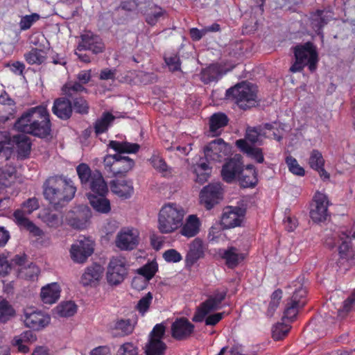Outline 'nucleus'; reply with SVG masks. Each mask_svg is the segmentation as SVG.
I'll list each match as a JSON object with an SVG mask.
<instances>
[{
  "mask_svg": "<svg viewBox=\"0 0 355 355\" xmlns=\"http://www.w3.org/2000/svg\"><path fill=\"white\" fill-rule=\"evenodd\" d=\"M16 130L46 138L50 135L51 121L46 106L42 105L29 108L15 121Z\"/></svg>",
  "mask_w": 355,
  "mask_h": 355,
  "instance_id": "1",
  "label": "nucleus"
},
{
  "mask_svg": "<svg viewBox=\"0 0 355 355\" xmlns=\"http://www.w3.org/2000/svg\"><path fill=\"white\" fill-rule=\"evenodd\" d=\"M109 147L118 153L106 155L103 164L105 169L113 175H123L130 171L135 166V162L129 157L121 153H135L139 150V145L127 141H111Z\"/></svg>",
  "mask_w": 355,
  "mask_h": 355,
  "instance_id": "2",
  "label": "nucleus"
},
{
  "mask_svg": "<svg viewBox=\"0 0 355 355\" xmlns=\"http://www.w3.org/2000/svg\"><path fill=\"white\" fill-rule=\"evenodd\" d=\"M76 191L73 182L62 176L50 177L43 184L44 198L55 207L62 206L70 201Z\"/></svg>",
  "mask_w": 355,
  "mask_h": 355,
  "instance_id": "3",
  "label": "nucleus"
},
{
  "mask_svg": "<svg viewBox=\"0 0 355 355\" xmlns=\"http://www.w3.org/2000/svg\"><path fill=\"white\" fill-rule=\"evenodd\" d=\"M186 211L180 205L168 202L160 209L157 218V229L160 233L168 234L177 231L182 225Z\"/></svg>",
  "mask_w": 355,
  "mask_h": 355,
  "instance_id": "4",
  "label": "nucleus"
},
{
  "mask_svg": "<svg viewBox=\"0 0 355 355\" xmlns=\"http://www.w3.org/2000/svg\"><path fill=\"white\" fill-rule=\"evenodd\" d=\"M226 96L232 98L241 109L255 106L257 103V87L250 83L242 82L226 91Z\"/></svg>",
  "mask_w": 355,
  "mask_h": 355,
  "instance_id": "5",
  "label": "nucleus"
},
{
  "mask_svg": "<svg viewBox=\"0 0 355 355\" xmlns=\"http://www.w3.org/2000/svg\"><path fill=\"white\" fill-rule=\"evenodd\" d=\"M294 53L295 62L290 69L292 72L300 71L306 65L309 66L311 71L315 70L318 61V53L311 42L296 46L294 49Z\"/></svg>",
  "mask_w": 355,
  "mask_h": 355,
  "instance_id": "6",
  "label": "nucleus"
},
{
  "mask_svg": "<svg viewBox=\"0 0 355 355\" xmlns=\"http://www.w3.org/2000/svg\"><path fill=\"white\" fill-rule=\"evenodd\" d=\"M39 208V202L36 198H28L21 205V209H16L13 213V220L15 223L20 227L26 229L35 236L41 234V230L27 216L33 213Z\"/></svg>",
  "mask_w": 355,
  "mask_h": 355,
  "instance_id": "7",
  "label": "nucleus"
},
{
  "mask_svg": "<svg viewBox=\"0 0 355 355\" xmlns=\"http://www.w3.org/2000/svg\"><path fill=\"white\" fill-rule=\"evenodd\" d=\"M294 291L285 308L282 320L293 321L298 311L306 304V288L301 283V279L293 283Z\"/></svg>",
  "mask_w": 355,
  "mask_h": 355,
  "instance_id": "8",
  "label": "nucleus"
},
{
  "mask_svg": "<svg viewBox=\"0 0 355 355\" xmlns=\"http://www.w3.org/2000/svg\"><path fill=\"white\" fill-rule=\"evenodd\" d=\"M343 241L338 248L339 259L338 265L340 270H348L351 267L355 266V249L351 245L348 239H355V232L352 230L342 232L339 236Z\"/></svg>",
  "mask_w": 355,
  "mask_h": 355,
  "instance_id": "9",
  "label": "nucleus"
},
{
  "mask_svg": "<svg viewBox=\"0 0 355 355\" xmlns=\"http://www.w3.org/2000/svg\"><path fill=\"white\" fill-rule=\"evenodd\" d=\"M127 261L124 257H112L107 266L106 279L107 283L112 286H116L121 284L128 274Z\"/></svg>",
  "mask_w": 355,
  "mask_h": 355,
  "instance_id": "10",
  "label": "nucleus"
},
{
  "mask_svg": "<svg viewBox=\"0 0 355 355\" xmlns=\"http://www.w3.org/2000/svg\"><path fill=\"white\" fill-rule=\"evenodd\" d=\"M21 320L26 327L40 331L50 324L51 317L35 308L27 307L24 309Z\"/></svg>",
  "mask_w": 355,
  "mask_h": 355,
  "instance_id": "11",
  "label": "nucleus"
},
{
  "mask_svg": "<svg viewBox=\"0 0 355 355\" xmlns=\"http://www.w3.org/2000/svg\"><path fill=\"white\" fill-rule=\"evenodd\" d=\"M94 241L89 237H80L71 246L69 253L71 259L78 263H85L93 254Z\"/></svg>",
  "mask_w": 355,
  "mask_h": 355,
  "instance_id": "12",
  "label": "nucleus"
},
{
  "mask_svg": "<svg viewBox=\"0 0 355 355\" xmlns=\"http://www.w3.org/2000/svg\"><path fill=\"white\" fill-rule=\"evenodd\" d=\"M227 290H217L204 302L198 309L196 313L193 315V320L196 322H202L209 313L215 311L220 307L221 302L225 300L227 295Z\"/></svg>",
  "mask_w": 355,
  "mask_h": 355,
  "instance_id": "13",
  "label": "nucleus"
},
{
  "mask_svg": "<svg viewBox=\"0 0 355 355\" xmlns=\"http://www.w3.org/2000/svg\"><path fill=\"white\" fill-rule=\"evenodd\" d=\"M139 243V232L137 228L125 227L117 234L115 239L116 246L121 250H132Z\"/></svg>",
  "mask_w": 355,
  "mask_h": 355,
  "instance_id": "14",
  "label": "nucleus"
},
{
  "mask_svg": "<svg viewBox=\"0 0 355 355\" xmlns=\"http://www.w3.org/2000/svg\"><path fill=\"white\" fill-rule=\"evenodd\" d=\"M231 152L230 146L222 139H216L209 142L204 148L205 157L207 161L220 162Z\"/></svg>",
  "mask_w": 355,
  "mask_h": 355,
  "instance_id": "15",
  "label": "nucleus"
},
{
  "mask_svg": "<svg viewBox=\"0 0 355 355\" xmlns=\"http://www.w3.org/2000/svg\"><path fill=\"white\" fill-rule=\"evenodd\" d=\"M165 334V327L163 324H157L153 329L148 343L146 346V355H162L166 345L162 339Z\"/></svg>",
  "mask_w": 355,
  "mask_h": 355,
  "instance_id": "16",
  "label": "nucleus"
},
{
  "mask_svg": "<svg viewBox=\"0 0 355 355\" xmlns=\"http://www.w3.org/2000/svg\"><path fill=\"white\" fill-rule=\"evenodd\" d=\"M223 197V188L219 182L210 183L200 193V201L207 209H211Z\"/></svg>",
  "mask_w": 355,
  "mask_h": 355,
  "instance_id": "17",
  "label": "nucleus"
},
{
  "mask_svg": "<svg viewBox=\"0 0 355 355\" xmlns=\"http://www.w3.org/2000/svg\"><path fill=\"white\" fill-rule=\"evenodd\" d=\"M329 200L327 196L322 192L317 191L311 204L310 217L314 222L326 220L328 214Z\"/></svg>",
  "mask_w": 355,
  "mask_h": 355,
  "instance_id": "18",
  "label": "nucleus"
},
{
  "mask_svg": "<svg viewBox=\"0 0 355 355\" xmlns=\"http://www.w3.org/2000/svg\"><path fill=\"white\" fill-rule=\"evenodd\" d=\"M245 209L239 207H227L223 211L221 225L225 229L240 226L243 220Z\"/></svg>",
  "mask_w": 355,
  "mask_h": 355,
  "instance_id": "19",
  "label": "nucleus"
},
{
  "mask_svg": "<svg viewBox=\"0 0 355 355\" xmlns=\"http://www.w3.org/2000/svg\"><path fill=\"white\" fill-rule=\"evenodd\" d=\"M104 48L102 40L91 31H85L81 34L80 41L77 46L78 51L89 50L95 54L101 53Z\"/></svg>",
  "mask_w": 355,
  "mask_h": 355,
  "instance_id": "20",
  "label": "nucleus"
},
{
  "mask_svg": "<svg viewBox=\"0 0 355 355\" xmlns=\"http://www.w3.org/2000/svg\"><path fill=\"white\" fill-rule=\"evenodd\" d=\"M194 331V325L186 318H177L171 325V335L176 340L189 338Z\"/></svg>",
  "mask_w": 355,
  "mask_h": 355,
  "instance_id": "21",
  "label": "nucleus"
},
{
  "mask_svg": "<svg viewBox=\"0 0 355 355\" xmlns=\"http://www.w3.org/2000/svg\"><path fill=\"white\" fill-rule=\"evenodd\" d=\"M235 65L233 64L227 67L220 64H210L201 71V80L206 84L218 81L227 71L232 70Z\"/></svg>",
  "mask_w": 355,
  "mask_h": 355,
  "instance_id": "22",
  "label": "nucleus"
},
{
  "mask_svg": "<svg viewBox=\"0 0 355 355\" xmlns=\"http://www.w3.org/2000/svg\"><path fill=\"white\" fill-rule=\"evenodd\" d=\"M205 247L200 239H195L189 245L185 257V266L191 268L199 259L205 256Z\"/></svg>",
  "mask_w": 355,
  "mask_h": 355,
  "instance_id": "23",
  "label": "nucleus"
},
{
  "mask_svg": "<svg viewBox=\"0 0 355 355\" xmlns=\"http://www.w3.org/2000/svg\"><path fill=\"white\" fill-rule=\"evenodd\" d=\"M9 257V252H0V276L8 275L12 268L21 266L26 260V256L24 254L15 255L10 259V262L8 261Z\"/></svg>",
  "mask_w": 355,
  "mask_h": 355,
  "instance_id": "24",
  "label": "nucleus"
},
{
  "mask_svg": "<svg viewBox=\"0 0 355 355\" xmlns=\"http://www.w3.org/2000/svg\"><path fill=\"white\" fill-rule=\"evenodd\" d=\"M334 18L332 12L329 10H318L310 15V26L318 35H321L324 26Z\"/></svg>",
  "mask_w": 355,
  "mask_h": 355,
  "instance_id": "25",
  "label": "nucleus"
},
{
  "mask_svg": "<svg viewBox=\"0 0 355 355\" xmlns=\"http://www.w3.org/2000/svg\"><path fill=\"white\" fill-rule=\"evenodd\" d=\"M242 162L239 158H232L223 166L221 175L223 179L228 183L234 182L242 172Z\"/></svg>",
  "mask_w": 355,
  "mask_h": 355,
  "instance_id": "26",
  "label": "nucleus"
},
{
  "mask_svg": "<svg viewBox=\"0 0 355 355\" xmlns=\"http://www.w3.org/2000/svg\"><path fill=\"white\" fill-rule=\"evenodd\" d=\"M104 268L100 264L94 263L87 267L82 275L80 282L84 286L97 284L103 277Z\"/></svg>",
  "mask_w": 355,
  "mask_h": 355,
  "instance_id": "27",
  "label": "nucleus"
},
{
  "mask_svg": "<svg viewBox=\"0 0 355 355\" xmlns=\"http://www.w3.org/2000/svg\"><path fill=\"white\" fill-rule=\"evenodd\" d=\"M218 254L221 257L229 268H234L245 258V254L241 253L234 247H228L227 249H220Z\"/></svg>",
  "mask_w": 355,
  "mask_h": 355,
  "instance_id": "28",
  "label": "nucleus"
},
{
  "mask_svg": "<svg viewBox=\"0 0 355 355\" xmlns=\"http://www.w3.org/2000/svg\"><path fill=\"white\" fill-rule=\"evenodd\" d=\"M200 227L201 222L197 215L191 214L186 218L184 222L182 221L180 233L187 238L194 237L199 233Z\"/></svg>",
  "mask_w": 355,
  "mask_h": 355,
  "instance_id": "29",
  "label": "nucleus"
},
{
  "mask_svg": "<svg viewBox=\"0 0 355 355\" xmlns=\"http://www.w3.org/2000/svg\"><path fill=\"white\" fill-rule=\"evenodd\" d=\"M140 12L144 15L146 21L151 26L156 24L164 14L162 8L148 0L145 1L143 6V12Z\"/></svg>",
  "mask_w": 355,
  "mask_h": 355,
  "instance_id": "30",
  "label": "nucleus"
},
{
  "mask_svg": "<svg viewBox=\"0 0 355 355\" xmlns=\"http://www.w3.org/2000/svg\"><path fill=\"white\" fill-rule=\"evenodd\" d=\"M193 173L196 175L195 181L200 184H204L210 177L211 168L209 162L203 157H200L198 161L192 166Z\"/></svg>",
  "mask_w": 355,
  "mask_h": 355,
  "instance_id": "31",
  "label": "nucleus"
},
{
  "mask_svg": "<svg viewBox=\"0 0 355 355\" xmlns=\"http://www.w3.org/2000/svg\"><path fill=\"white\" fill-rule=\"evenodd\" d=\"M36 340V336L29 330L25 331L19 335L15 336L11 344L17 349L19 352L26 354L29 352L28 344L33 343Z\"/></svg>",
  "mask_w": 355,
  "mask_h": 355,
  "instance_id": "32",
  "label": "nucleus"
},
{
  "mask_svg": "<svg viewBox=\"0 0 355 355\" xmlns=\"http://www.w3.org/2000/svg\"><path fill=\"white\" fill-rule=\"evenodd\" d=\"M89 189L91 190L88 194H107L108 187L101 173L98 171H93L92 180L87 183Z\"/></svg>",
  "mask_w": 355,
  "mask_h": 355,
  "instance_id": "33",
  "label": "nucleus"
},
{
  "mask_svg": "<svg viewBox=\"0 0 355 355\" xmlns=\"http://www.w3.org/2000/svg\"><path fill=\"white\" fill-rule=\"evenodd\" d=\"M110 188L114 193L123 198H130L133 193L132 182L125 180H112Z\"/></svg>",
  "mask_w": 355,
  "mask_h": 355,
  "instance_id": "34",
  "label": "nucleus"
},
{
  "mask_svg": "<svg viewBox=\"0 0 355 355\" xmlns=\"http://www.w3.org/2000/svg\"><path fill=\"white\" fill-rule=\"evenodd\" d=\"M107 194H87L91 206L97 212L108 214L111 211L110 200L106 198Z\"/></svg>",
  "mask_w": 355,
  "mask_h": 355,
  "instance_id": "35",
  "label": "nucleus"
},
{
  "mask_svg": "<svg viewBox=\"0 0 355 355\" xmlns=\"http://www.w3.org/2000/svg\"><path fill=\"white\" fill-rule=\"evenodd\" d=\"M41 299L43 303L52 304L55 303L60 295V287L58 283L49 284L41 290Z\"/></svg>",
  "mask_w": 355,
  "mask_h": 355,
  "instance_id": "36",
  "label": "nucleus"
},
{
  "mask_svg": "<svg viewBox=\"0 0 355 355\" xmlns=\"http://www.w3.org/2000/svg\"><path fill=\"white\" fill-rule=\"evenodd\" d=\"M52 110L53 114L60 119H67L72 113L71 103L66 98H58L54 102Z\"/></svg>",
  "mask_w": 355,
  "mask_h": 355,
  "instance_id": "37",
  "label": "nucleus"
},
{
  "mask_svg": "<svg viewBox=\"0 0 355 355\" xmlns=\"http://www.w3.org/2000/svg\"><path fill=\"white\" fill-rule=\"evenodd\" d=\"M12 142L15 144L19 158L24 159L29 155L31 149V142L28 136L25 135L14 136Z\"/></svg>",
  "mask_w": 355,
  "mask_h": 355,
  "instance_id": "38",
  "label": "nucleus"
},
{
  "mask_svg": "<svg viewBox=\"0 0 355 355\" xmlns=\"http://www.w3.org/2000/svg\"><path fill=\"white\" fill-rule=\"evenodd\" d=\"M236 144L237 147L248 157L254 159L258 163H263L264 161L263 155L261 148L251 146L245 139H239Z\"/></svg>",
  "mask_w": 355,
  "mask_h": 355,
  "instance_id": "39",
  "label": "nucleus"
},
{
  "mask_svg": "<svg viewBox=\"0 0 355 355\" xmlns=\"http://www.w3.org/2000/svg\"><path fill=\"white\" fill-rule=\"evenodd\" d=\"M239 181L242 187H253L257 182V173L253 165H248L245 171L242 169Z\"/></svg>",
  "mask_w": 355,
  "mask_h": 355,
  "instance_id": "40",
  "label": "nucleus"
},
{
  "mask_svg": "<svg viewBox=\"0 0 355 355\" xmlns=\"http://www.w3.org/2000/svg\"><path fill=\"white\" fill-rule=\"evenodd\" d=\"M228 122V119L225 114L215 113L209 120V133L212 137L220 134L221 128L225 127Z\"/></svg>",
  "mask_w": 355,
  "mask_h": 355,
  "instance_id": "41",
  "label": "nucleus"
},
{
  "mask_svg": "<svg viewBox=\"0 0 355 355\" xmlns=\"http://www.w3.org/2000/svg\"><path fill=\"white\" fill-rule=\"evenodd\" d=\"M149 162L152 166L163 176L166 177L171 174V168L168 166L159 152L155 151L149 159Z\"/></svg>",
  "mask_w": 355,
  "mask_h": 355,
  "instance_id": "42",
  "label": "nucleus"
},
{
  "mask_svg": "<svg viewBox=\"0 0 355 355\" xmlns=\"http://www.w3.org/2000/svg\"><path fill=\"white\" fill-rule=\"evenodd\" d=\"M24 58L30 65H40L45 62L46 53L44 50L33 48L24 53Z\"/></svg>",
  "mask_w": 355,
  "mask_h": 355,
  "instance_id": "43",
  "label": "nucleus"
},
{
  "mask_svg": "<svg viewBox=\"0 0 355 355\" xmlns=\"http://www.w3.org/2000/svg\"><path fill=\"white\" fill-rule=\"evenodd\" d=\"M270 137V135H267V132L264 130V125L261 127L248 128L245 135V141H250L252 144H261L262 139L263 138Z\"/></svg>",
  "mask_w": 355,
  "mask_h": 355,
  "instance_id": "44",
  "label": "nucleus"
},
{
  "mask_svg": "<svg viewBox=\"0 0 355 355\" xmlns=\"http://www.w3.org/2000/svg\"><path fill=\"white\" fill-rule=\"evenodd\" d=\"M25 263L26 261L21 266H17V276L21 279L35 280L40 272L39 268L32 263L25 266Z\"/></svg>",
  "mask_w": 355,
  "mask_h": 355,
  "instance_id": "45",
  "label": "nucleus"
},
{
  "mask_svg": "<svg viewBox=\"0 0 355 355\" xmlns=\"http://www.w3.org/2000/svg\"><path fill=\"white\" fill-rule=\"evenodd\" d=\"M16 311L10 303L0 298V324H5L15 317Z\"/></svg>",
  "mask_w": 355,
  "mask_h": 355,
  "instance_id": "46",
  "label": "nucleus"
},
{
  "mask_svg": "<svg viewBox=\"0 0 355 355\" xmlns=\"http://www.w3.org/2000/svg\"><path fill=\"white\" fill-rule=\"evenodd\" d=\"M114 119V116L110 112H104L94 123L96 134L99 135L107 131Z\"/></svg>",
  "mask_w": 355,
  "mask_h": 355,
  "instance_id": "47",
  "label": "nucleus"
},
{
  "mask_svg": "<svg viewBox=\"0 0 355 355\" xmlns=\"http://www.w3.org/2000/svg\"><path fill=\"white\" fill-rule=\"evenodd\" d=\"M284 128V125L277 121L264 124V130L267 135H270L268 138H272L277 141H280L282 139Z\"/></svg>",
  "mask_w": 355,
  "mask_h": 355,
  "instance_id": "48",
  "label": "nucleus"
},
{
  "mask_svg": "<svg viewBox=\"0 0 355 355\" xmlns=\"http://www.w3.org/2000/svg\"><path fill=\"white\" fill-rule=\"evenodd\" d=\"M158 270V264L156 261H148L137 270V273L144 279L149 281L154 277Z\"/></svg>",
  "mask_w": 355,
  "mask_h": 355,
  "instance_id": "49",
  "label": "nucleus"
},
{
  "mask_svg": "<svg viewBox=\"0 0 355 355\" xmlns=\"http://www.w3.org/2000/svg\"><path fill=\"white\" fill-rule=\"evenodd\" d=\"M77 311V306L73 302H62L56 307V313L60 317H70Z\"/></svg>",
  "mask_w": 355,
  "mask_h": 355,
  "instance_id": "50",
  "label": "nucleus"
},
{
  "mask_svg": "<svg viewBox=\"0 0 355 355\" xmlns=\"http://www.w3.org/2000/svg\"><path fill=\"white\" fill-rule=\"evenodd\" d=\"M78 175L80 180L81 184L87 187V183L92 180L93 172L90 168L85 164H80L76 168Z\"/></svg>",
  "mask_w": 355,
  "mask_h": 355,
  "instance_id": "51",
  "label": "nucleus"
},
{
  "mask_svg": "<svg viewBox=\"0 0 355 355\" xmlns=\"http://www.w3.org/2000/svg\"><path fill=\"white\" fill-rule=\"evenodd\" d=\"M286 164L288 168V170L291 173L295 175L298 176H304L305 174V171L303 167H302L295 158L293 157L288 155L286 157L285 159Z\"/></svg>",
  "mask_w": 355,
  "mask_h": 355,
  "instance_id": "52",
  "label": "nucleus"
},
{
  "mask_svg": "<svg viewBox=\"0 0 355 355\" xmlns=\"http://www.w3.org/2000/svg\"><path fill=\"white\" fill-rule=\"evenodd\" d=\"M309 164L314 170L320 169L324 166V159L322 153L318 150H313L309 156Z\"/></svg>",
  "mask_w": 355,
  "mask_h": 355,
  "instance_id": "53",
  "label": "nucleus"
},
{
  "mask_svg": "<svg viewBox=\"0 0 355 355\" xmlns=\"http://www.w3.org/2000/svg\"><path fill=\"white\" fill-rule=\"evenodd\" d=\"M83 85L79 81L74 83L67 82L63 85L62 91L64 94L71 97L75 92H86V89Z\"/></svg>",
  "mask_w": 355,
  "mask_h": 355,
  "instance_id": "54",
  "label": "nucleus"
},
{
  "mask_svg": "<svg viewBox=\"0 0 355 355\" xmlns=\"http://www.w3.org/2000/svg\"><path fill=\"white\" fill-rule=\"evenodd\" d=\"M153 299V294L148 292L139 300L136 309L141 315H144L148 312Z\"/></svg>",
  "mask_w": 355,
  "mask_h": 355,
  "instance_id": "55",
  "label": "nucleus"
},
{
  "mask_svg": "<svg viewBox=\"0 0 355 355\" xmlns=\"http://www.w3.org/2000/svg\"><path fill=\"white\" fill-rule=\"evenodd\" d=\"M290 329L291 326L285 322L277 323L272 328V338L276 340L282 339L287 335Z\"/></svg>",
  "mask_w": 355,
  "mask_h": 355,
  "instance_id": "56",
  "label": "nucleus"
},
{
  "mask_svg": "<svg viewBox=\"0 0 355 355\" xmlns=\"http://www.w3.org/2000/svg\"><path fill=\"white\" fill-rule=\"evenodd\" d=\"M40 16L37 13H32L31 15H26L21 17L19 23L21 31H26L29 29L33 24L38 21Z\"/></svg>",
  "mask_w": 355,
  "mask_h": 355,
  "instance_id": "57",
  "label": "nucleus"
},
{
  "mask_svg": "<svg viewBox=\"0 0 355 355\" xmlns=\"http://www.w3.org/2000/svg\"><path fill=\"white\" fill-rule=\"evenodd\" d=\"M114 329L120 331V336H125L132 332L134 324L130 320H120L115 323Z\"/></svg>",
  "mask_w": 355,
  "mask_h": 355,
  "instance_id": "58",
  "label": "nucleus"
},
{
  "mask_svg": "<svg viewBox=\"0 0 355 355\" xmlns=\"http://www.w3.org/2000/svg\"><path fill=\"white\" fill-rule=\"evenodd\" d=\"M146 0H130L121 3V8L126 10L143 12V6Z\"/></svg>",
  "mask_w": 355,
  "mask_h": 355,
  "instance_id": "59",
  "label": "nucleus"
},
{
  "mask_svg": "<svg viewBox=\"0 0 355 355\" xmlns=\"http://www.w3.org/2000/svg\"><path fill=\"white\" fill-rule=\"evenodd\" d=\"M116 355H138V349L133 343H125L119 347Z\"/></svg>",
  "mask_w": 355,
  "mask_h": 355,
  "instance_id": "60",
  "label": "nucleus"
},
{
  "mask_svg": "<svg viewBox=\"0 0 355 355\" xmlns=\"http://www.w3.org/2000/svg\"><path fill=\"white\" fill-rule=\"evenodd\" d=\"M164 259L168 263H178L182 259L181 254L175 249L166 250L162 255Z\"/></svg>",
  "mask_w": 355,
  "mask_h": 355,
  "instance_id": "61",
  "label": "nucleus"
},
{
  "mask_svg": "<svg viewBox=\"0 0 355 355\" xmlns=\"http://www.w3.org/2000/svg\"><path fill=\"white\" fill-rule=\"evenodd\" d=\"M164 61L170 71H175L180 69V60L177 54L165 56Z\"/></svg>",
  "mask_w": 355,
  "mask_h": 355,
  "instance_id": "62",
  "label": "nucleus"
},
{
  "mask_svg": "<svg viewBox=\"0 0 355 355\" xmlns=\"http://www.w3.org/2000/svg\"><path fill=\"white\" fill-rule=\"evenodd\" d=\"M73 109L80 114H86L88 112L89 106L85 99L79 98L74 100Z\"/></svg>",
  "mask_w": 355,
  "mask_h": 355,
  "instance_id": "63",
  "label": "nucleus"
},
{
  "mask_svg": "<svg viewBox=\"0 0 355 355\" xmlns=\"http://www.w3.org/2000/svg\"><path fill=\"white\" fill-rule=\"evenodd\" d=\"M355 306V289L350 296L344 301L342 309L339 312H349Z\"/></svg>",
  "mask_w": 355,
  "mask_h": 355,
  "instance_id": "64",
  "label": "nucleus"
}]
</instances>
